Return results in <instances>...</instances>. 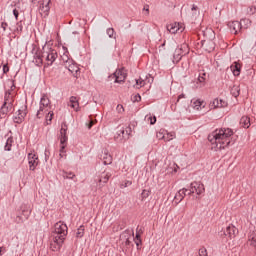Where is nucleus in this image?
Wrapping results in <instances>:
<instances>
[{
    "label": "nucleus",
    "instance_id": "f8f14e48",
    "mask_svg": "<svg viewBox=\"0 0 256 256\" xmlns=\"http://www.w3.org/2000/svg\"><path fill=\"white\" fill-rule=\"evenodd\" d=\"M115 83H123L127 79V70L120 68L114 73Z\"/></svg>",
    "mask_w": 256,
    "mask_h": 256
},
{
    "label": "nucleus",
    "instance_id": "49530a36",
    "mask_svg": "<svg viewBox=\"0 0 256 256\" xmlns=\"http://www.w3.org/2000/svg\"><path fill=\"white\" fill-rule=\"evenodd\" d=\"M36 63H37L38 65H42V64H43V56L38 57L37 60H36Z\"/></svg>",
    "mask_w": 256,
    "mask_h": 256
},
{
    "label": "nucleus",
    "instance_id": "5701e85b",
    "mask_svg": "<svg viewBox=\"0 0 256 256\" xmlns=\"http://www.w3.org/2000/svg\"><path fill=\"white\" fill-rule=\"evenodd\" d=\"M187 193V189L183 188L180 191H178V193L175 195V199H177L178 201H183V199H185V195Z\"/></svg>",
    "mask_w": 256,
    "mask_h": 256
},
{
    "label": "nucleus",
    "instance_id": "052dcab7",
    "mask_svg": "<svg viewBox=\"0 0 256 256\" xmlns=\"http://www.w3.org/2000/svg\"><path fill=\"white\" fill-rule=\"evenodd\" d=\"M3 254H2V248H0V256H2Z\"/></svg>",
    "mask_w": 256,
    "mask_h": 256
},
{
    "label": "nucleus",
    "instance_id": "6e6552de",
    "mask_svg": "<svg viewBox=\"0 0 256 256\" xmlns=\"http://www.w3.org/2000/svg\"><path fill=\"white\" fill-rule=\"evenodd\" d=\"M167 31L175 35L176 33H183L185 31V26L179 22L171 23L167 26Z\"/></svg>",
    "mask_w": 256,
    "mask_h": 256
},
{
    "label": "nucleus",
    "instance_id": "13d9d810",
    "mask_svg": "<svg viewBox=\"0 0 256 256\" xmlns=\"http://www.w3.org/2000/svg\"><path fill=\"white\" fill-rule=\"evenodd\" d=\"M177 169H179V167L176 166V168H174V173H177Z\"/></svg>",
    "mask_w": 256,
    "mask_h": 256
},
{
    "label": "nucleus",
    "instance_id": "393cba45",
    "mask_svg": "<svg viewBox=\"0 0 256 256\" xmlns=\"http://www.w3.org/2000/svg\"><path fill=\"white\" fill-rule=\"evenodd\" d=\"M53 115V110H50V112H46V114L44 115L46 119V125H51V121H53Z\"/></svg>",
    "mask_w": 256,
    "mask_h": 256
},
{
    "label": "nucleus",
    "instance_id": "a18cd8bd",
    "mask_svg": "<svg viewBox=\"0 0 256 256\" xmlns=\"http://www.w3.org/2000/svg\"><path fill=\"white\" fill-rule=\"evenodd\" d=\"M255 11H256L255 7L248 8L249 15H253V13H255Z\"/></svg>",
    "mask_w": 256,
    "mask_h": 256
},
{
    "label": "nucleus",
    "instance_id": "1a4fd4ad",
    "mask_svg": "<svg viewBox=\"0 0 256 256\" xmlns=\"http://www.w3.org/2000/svg\"><path fill=\"white\" fill-rule=\"evenodd\" d=\"M28 165L30 171H35V169H37V165H39V156H37L35 152H30L28 154Z\"/></svg>",
    "mask_w": 256,
    "mask_h": 256
},
{
    "label": "nucleus",
    "instance_id": "2f4dec72",
    "mask_svg": "<svg viewBox=\"0 0 256 256\" xmlns=\"http://www.w3.org/2000/svg\"><path fill=\"white\" fill-rule=\"evenodd\" d=\"M134 243H135L136 247L139 249V246L142 243V241H141V234L136 233V237L134 238Z\"/></svg>",
    "mask_w": 256,
    "mask_h": 256
},
{
    "label": "nucleus",
    "instance_id": "c9c22d12",
    "mask_svg": "<svg viewBox=\"0 0 256 256\" xmlns=\"http://www.w3.org/2000/svg\"><path fill=\"white\" fill-rule=\"evenodd\" d=\"M149 195H151V191L143 190L141 193V200L145 201V199H147V197H149Z\"/></svg>",
    "mask_w": 256,
    "mask_h": 256
},
{
    "label": "nucleus",
    "instance_id": "39448f33",
    "mask_svg": "<svg viewBox=\"0 0 256 256\" xmlns=\"http://www.w3.org/2000/svg\"><path fill=\"white\" fill-rule=\"evenodd\" d=\"M42 58L45 59V67H51L53 63L57 60V50L51 48H43Z\"/></svg>",
    "mask_w": 256,
    "mask_h": 256
},
{
    "label": "nucleus",
    "instance_id": "a878e982",
    "mask_svg": "<svg viewBox=\"0 0 256 256\" xmlns=\"http://www.w3.org/2000/svg\"><path fill=\"white\" fill-rule=\"evenodd\" d=\"M145 85H147V79L143 80V78H139L136 80V85L134 87H136V89H141V87H145Z\"/></svg>",
    "mask_w": 256,
    "mask_h": 256
},
{
    "label": "nucleus",
    "instance_id": "4468645a",
    "mask_svg": "<svg viewBox=\"0 0 256 256\" xmlns=\"http://www.w3.org/2000/svg\"><path fill=\"white\" fill-rule=\"evenodd\" d=\"M12 109H13V104H7L4 102V104L0 109V118L5 119V117H7L9 113H11Z\"/></svg>",
    "mask_w": 256,
    "mask_h": 256
},
{
    "label": "nucleus",
    "instance_id": "de8ad7c7",
    "mask_svg": "<svg viewBox=\"0 0 256 256\" xmlns=\"http://www.w3.org/2000/svg\"><path fill=\"white\" fill-rule=\"evenodd\" d=\"M7 22H2L1 27L3 28V31H7Z\"/></svg>",
    "mask_w": 256,
    "mask_h": 256
},
{
    "label": "nucleus",
    "instance_id": "dca6fc26",
    "mask_svg": "<svg viewBox=\"0 0 256 256\" xmlns=\"http://www.w3.org/2000/svg\"><path fill=\"white\" fill-rule=\"evenodd\" d=\"M228 27H229L231 33H234V35H237V33H239V31H241V22H239V21L229 22Z\"/></svg>",
    "mask_w": 256,
    "mask_h": 256
},
{
    "label": "nucleus",
    "instance_id": "f704fd0d",
    "mask_svg": "<svg viewBox=\"0 0 256 256\" xmlns=\"http://www.w3.org/2000/svg\"><path fill=\"white\" fill-rule=\"evenodd\" d=\"M206 75L207 74H205V72L200 73L198 76V83H201V85H204Z\"/></svg>",
    "mask_w": 256,
    "mask_h": 256
},
{
    "label": "nucleus",
    "instance_id": "c03bdc74",
    "mask_svg": "<svg viewBox=\"0 0 256 256\" xmlns=\"http://www.w3.org/2000/svg\"><path fill=\"white\" fill-rule=\"evenodd\" d=\"M95 123H97V120H91L89 122V124H87L88 129H91V127H93V125H95Z\"/></svg>",
    "mask_w": 256,
    "mask_h": 256
},
{
    "label": "nucleus",
    "instance_id": "9d476101",
    "mask_svg": "<svg viewBox=\"0 0 256 256\" xmlns=\"http://www.w3.org/2000/svg\"><path fill=\"white\" fill-rule=\"evenodd\" d=\"M187 49V44H182L180 47L176 48L173 63H179L181 61V57H183V54L187 53Z\"/></svg>",
    "mask_w": 256,
    "mask_h": 256
},
{
    "label": "nucleus",
    "instance_id": "bf43d9fd",
    "mask_svg": "<svg viewBox=\"0 0 256 256\" xmlns=\"http://www.w3.org/2000/svg\"><path fill=\"white\" fill-rule=\"evenodd\" d=\"M182 97H183V95H180V96L178 97V101H179V99H182Z\"/></svg>",
    "mask_w": 256,
    "mask_h": 256
},
{
    "label": "nucleus",
    "instance_id": "f3484780",
    "mask_svg": "<svg viewBox=\"0 0 256 256\" xmlns=\"http://www.w3.org/2000/svg\"><path fill=\"white\" fill-rule=\"evenodd\" d=\"M68 107H71L74 109V111L78 112L81 110V107L79 106V100L75 96H71L68 102Z\"/></svg>",
    "mask_w": 256,
    "mask_h": 256
},
{
    "label": "nucleus",
    "instance_id": "5fc2aeb1",
    "mask_svg": "<svg viewBox=\"0 0 256 256\" xmlns=\"http://www.w3.org/2000/svg\"><path fill=\"white\" fill-rule=\"evenodd\" d=\"M144 11H145L146 15H149V6H145Z\"/></svg>",
    "mask_w": 256,
    "mask_h": 256
},
{
    "label": "nucleus",
    "instance_id": "20e7f679",
    "mask_svg": "<svg viewBox=\"0 0 256 256\" xmlns=\"http://www.w3.org/2000/svg\"><path fill=\"white\" fill-rule=\"evenodd\" d=\"M5 87H9V89L6 90L4 103H6V105H13L15 102V95H17V91H15V83L13 80H7Z\"/></svg>",
    "mask_w": 256,
    "mask_h": 256
},
{
    "label": "nucleus",
    "instance_id": "c756f323",
    "mask_svg": "<svg viewBox=\"0 0 256 256\" xmlns=\"http://www.w3.org/2000/svg\"><path fill=\"white\" fill-rule=\"evenodd\" d=\"M83 235H85V226H80L77 229L76 237H77V239H81V237H83Z\"/></svg>",
    "mask_w": 256,
    "mask_h": 256
},
{
    "label": "nucleus",
    "instance_id": "c85d7f7f",
    "mask_svg": "<svg viewBox=\"0 0 256 256\" xmlns=\"http://www.w3.org/2000/svg\"><path fill=\"white\" fill-rule=\"evenodd\" d=\"M175 137H176L175 132H167L164 134V141H173Z\"/></svg>",
    "mask_w": 256,
    "mask_h": 256
},
{
    "label": "nucleus",
    "instance_id": "f257e3e1",
    "mask_svg": "<svg viewBox=\"0 0 256 256\" xmlns=\"http://www.w3.org/2000/svg\"><path fill=\"white\" fill-rule=\"evenodd\" d=\"M231 137H233L232 129L221 128L209 134L208 141L211 143V149L219 151L221 149H227L231 145Z\"/></svg>",
    "mask_w": 256,
    "mask_h": 256
},
{
    "label": "nucleus",
    "instance_id": "603ef678",
    "mask_svg": "<svg viewBox=\"0 0 256 256\" xmlns=\"http://www.w3.org/2000/svg\"><path fill=\"white\" fill-rule=\"evenodd\" d=\"M18 28L16 31H23V26L21 25V23H18Z\"/></svg>",
    "mask_w": 256,
    "mask_h": 256
},
{
    "label": "nucleus",
    "instance_id": "412c9836",
    "mask_svg": "<svg viewBox=\"0 0 256 256\" xmlns=\"http://www.w3.org/2000/svg\"><path fill=\"white\" fill-rule=\"evenodd\" d=\"M102 160L104 165H111L113 163V156L108 151H104L102 154Z\"/></svg>",
    "mask_w": 256,
    "mask_h": 256
},
{
    "label": "nucleus",
    "instance_id": "b1692460",
    "mask_svg": "<svg viewBox=\"0 0 256 256\" xmlns=\"http://www.w3.org/2000/svg\"><path fill=\"white\" fill-rule=\"evenodd\" d=\"M203 47L208 51V53H211V51L215 50V43H213V41H209L204 43Z\"/></svg>",
    "mask_w": 256,
    "mask_h": 256
},
{
    "label": "nucleus",
    "instance_id": "e433bc0d",
    "mask_svg": "<svg viewBox=\"0 0 256 256\" xmlns=\"http://www.w3.org/2000/svg\"><path fill=\"white\" fill-rule=\"evenodd\" d=\"M63 177L64 179H75V174L73 172H64Z\"/></svg>",
    "mask_w": 256,
    "mask_h": 256
},
{
    "label": "nucleus",
    "instance_id": "aec40b11",
    "mask_svg": "<svg viewBox=\"0 0 256 256\" xmlns=\"http://www.w3.org/2000/svg\"><path fill=\"white\" fill-rule=\"evenodd\" d=\"M236 234H237V228H235L234 226H228L224 231V235L226 237H229L230 239H233V237H235Z\"/></svg>",
    "mask_w": 256,
    "mask_h": 256
},
{
    "label": "nucleus",
    "instance_id": "bb28decb",
    "mask_svg": "<svg viewBox=\"0 0 256 256\" xmlns=\"http://www.w3.org/2000/svg\"><path fill=\"white\" fill-rule=\"evenodd\" d=\"M110 178H111V174L104 172L100 176L99 183H107Z\"/></svg>",
    "mask_w": 256,
    "mask_h": 256
},
{
    "label": "nucleus",
    "instance_id": "4be33fe9",
    "mask_svg": "<svg viewBox=\"0 0 256 256\" xmlns=\"http://www.w3.org/2000/svg\"><path fill=\"white\" fill-rule=\"evenodd\" d=\"M240 125L244 127V129H249V127H251V118H249V116H242Z\"/></svg>",
    "mask_w": 256,
    "mask_h": 256
},
{
    "label": "nucleus",
    "instance_id": "f03ea898",
    "mask_svg": "<svg viewBox=\"0 0 256 256\" xmlns=\"http://www.w3.org/2000/svg\"><path fill=\"white\" fill-rule=\"evenodd\" d=\"M68 231L69 228L67 227V224L62 221H59L54 225V236L50 244V248L53 251H59V249H61L63 243H65Z\"/></svg>",
    "mask_w": 256,
    "mask_h": 256
},
{
    "label": "nucleus",
    "instance_id": "58836bf2",
    "mask_svg": "<svg viewBox=\"0 0 256 256\" xmlns=\"http://www.w3.org/2000/svg\"><path fill=\"white\" fill-rule=\"evenodd\" d=\"M148 121H150V125H155L157 123V117L149 116Z\"/></svg>",
    "mask_w": 256,
    "mask_h": 256
},
{
    "label": "nucleus",
    "instance_id": "a211bd4d",
    "mask_svg": "<svg viewBox=\"0 0 256 256\" xmlns=\"http://www.w3.org/2000/svg\"><path fill=\"white\" fill-rule=\"evenodd\" d=\"M67 124L63 123L61 125V129H60V143H67L68 141V137H67Z\"/></svg>",
    "mask_w": 256,
    "mask_h": 256
},
{
    "label": "nucleus",
    "instance_id": "9b49d317",
    "mask_svg": "<svg viewBox=\"0 0 256 256\" xmlns=\"http://www.w3.org/2000/svg\"><path fill=\"white\" fill-rule=\"evenodd\" d=\"M190 193H196V195H202L205 193V185L200 182H193L190 186Z\"/></svg>",
    "mask_w": 256,
    "mask_h": 256
},
{
    "label": "nucleus",
    "instance_id": "7c9ffc66",
    "mask_svg": "<svg viewBox=\"0 0 256 256\" xmlns=\"http://www.w3.org/2000/svg\"><path fill=\"white\" fill-rule=\"evenodd\" d=\"M65 147H67V143L60 142V158L63 159L65 157Z\"/></svg>",
    "mask_w": 256,
    "mask_h": 256
},
{
    "label": "nucleus",
    "instance_id": "864d4df0",
    "mask_svg": "<svg viewBox=\"0 0 256 256\" xmlns=\"http://www.w3.org/2000/svg\"><path fill=\"white\" fill-rule=\"evenodd\" d=\"M119 135H122V137H125V129H121L119 131Z\"/></svg>",
    "mask_w": 256,
    "mask_h": 256
},
{
    "label": "nucleus",
    "instance_id": "2eb2a0df",
    "mask_svg": "<svg viewBox=\"0 0 256 256\" xmlns=\"http://www.w3.org/2000/svg\"><path fill=\"white\" fill-rule=\"evenodd\" d=\"M191 107H193L195 111H201V109H205V101L194 98L191 100Z\"/></svg>",
    "mask_w": 256,
    "mask_h": 256
},
{
    "label": "nucleus",
    "instance_id": "0eeeda50",
    "mask_svg": "<svg viewBox=\"0 0 256 256\" xmlns=\"http://www.w3.org/2000/svg\"><path fill=\"white\" fill-rule=\"evenodd\" d=\"M25 117H27V106L23 105L14 115V123H23Z\"/></svg>",
    "mask_w": 256,
    "mask_h": 256
},
{
    "label": "nucleus",
    "instance_id": "4c0bfd02",
    "mask_svg": "<svg viewBox=\"0 0 256 256\" xmlns=\"http://www.w3.org/2000/svg\"><path fill=\"white\" fill-rule=\"evenodd\" d=\"M157 139H165V130H160L157 134H156Z\"/></svg>",
    "mask_w": 256,
    "mask_h": 256
},
{
    "label": "nucleus",
    "instance_id": "ea45409f",
    "mask_svg": "<svg viewBox=\"0 0 256 256\" xmlns=\"http://www.w3.org/2000/svg\"><path fill=\"white\" fill-rule=\"evenodd\" d=\"M107 35L110 37V38H113V35H115V30L113 28H108L107 29Z\"/></svg>",
    "mask_w": 256,
    "mask_h": 256
},
{
    "label": "nucleus",
    "instance_id": "8fccbe9b",
    "mask_svg": "<svg viewBox=\"0 0 256 256\" xmlns=\"http://www.w3.org/2000/svg\"><path fill=\"white\" fill-rule=\"evenodd\" d=\"M3 73H9V66L7 65L3 66Z\"/></svg>",
    "mask_w": 256,
    "mask_h": 256
},
{
    "label": "nucleus",
    "instance_id": "6ab92c4d",
    "mask_svg": "<svg viewBox=\"0 0 256 256\" xmlns=\"http://www.w3.org/2000/svg\"><path fill=\"white\" fill-rule=\"evenodd\" d=\"M230 69L235 77H239V75H241V64H239V62H234L230 66Z\"/></svg>",
    "mask_w": 256,
    "mask_h": 256
},
{
    "label": "nucleus",
    "instance_id": "4d7b16f0",
    "mask_svg": "<svg viewBox=\"0 0 256 256\" xmlns=\"http://www.w3.org/2000/svg\"><path fill=\"white\" fill-rule=\"evenodd\" d=\"M131 241H129V238L126 239V245H129Z\"/></svg>",
    "mask_w": 256,
    "mask_h": 256
},
{
    "label": "nucleus",
    "instance_id": "6e6d98bb",
    "mask_svg": "<svg viewBox=\"0 0 256 256\" xmlns=\"http://www.w3.org/2000/svg\"><path fill=\"white\" fill-rule=\"evenodd\" d=\"M234 97H239V90L236 93H233Z\"/></svg>",
    "mask_w": 256,
    "mask_h": 256
},
{
    "label": "nucleus",
    "instance_id": "423d86ee",
    "mask_svg": "<svg viewBox=\"0 0 256 256\" xmlns=\"http://www.w3.org/2000/svg\"><path fill=\"white\" fill-rule=\"evenodd\" d=\"M51 0H42L39 7V13L41 17H49V11H51Z\"/></svg>",
    "mask_w": 256,
    "mask_h": 256
},
{
    "label": "nucleus",
    "instance_id": "09e8293b",
    "mask_svg": "<svg viewBox=\"0 0 256 256\" xmlns=\"http://www.w3.org/2000/svg\"><path fill=\"white\" fill-rule=\"evenodd\" d=\"M134 101H136L137 103H139V101H141V95L137 94V95L134 97Z\"/></svg>",
    "mask_w": 256,
    "mask_h": 256
},
{
    "label": "nucleus",
    "instance_id": "79ce46f5",
    "mask_svg": "<svg viewBox=\"0 0 256 256\" xmlns=\"http://www.w3.org/2000/svg\"><path fill=\"white\" fill-rule=\"evenodd\" d=\"M13 15H14L16 21H17V20L19 19V10L14 9V10H13Z\"/></svg>",
    "mask_w": 256,
    "mask_h": 256
},
{
    "label": "nucleus",
    "instance_id": "cd10ccee",
    "mask_svg": "<svg viewBox=\"0 0 256 256\" xmlns=\"http://www.w3.org/2000/svg\"><path fill=\"white\" fill-rule=\"evenodd\" d=\"M197 17H199V9L197 8V6L193 5L191 9V18L197 19Z\"/></svg>",
    "mask_w": 256,
    "mask_h": 256
},
{
    "label": "nucleus",
    "instance_id": "37998d69",
    "mask_svg": "<svg viewBox=\"0 0 256 256\" xmlns=\"http://www.w3.org/2000/svg\"><path fill=\"white\" fill-rule=\"evenodd\" d=\"M22 213H23L25 219H29V215H31V211H25V210H23Z\"/></svg>",
    "mask_w": 256,
    "mask_h": 256
},
{
    "label": "nucleus",
    "instance_id": "ddd939ff",
    "mask_svg": "<svg viewBox=\"0 0 256 256\" xmlns=\"http://www.w3.org/2000/svg\"><path fill=\"white\" fill-rule=\"evenodd\" d=\"M223 107H227V102L223 99H214L210 102L209 108L210 109H221Z\"/></svg>",
    "mask_w": 256,
    "mask_h": 256
},
{
    "label": "nucleus",
    "instance_id": "473e14b6",
    "mask_svg": "<svg viewBox=\"0 0 256 256\" xmlns=\"http://www.w3.org/2000/svg\"><path fill=\"white\" fill-rule=\"evenodd\" d=\"M131 185H133V182H131L130 180H125L124 182L121 183L120 189L131 187Z\"/></svg>",
    "mask_w": 256,
    "mask_h": 256
},
{
    "label": "nucleus",
    "instance_id": "3c124183",
    "mask_svg": "<svg viewBox=\"0 0 256 256\" xmlns=\"http://www.w3.org/2000/svg\"><path fill=\"white\" fill-rule=\"evenodd\" d=\"M9 141L10 140H7L6 142V146H5L6 151H11V148L9 147Z\"/></svg>",
    "mask_w": 256,
    "mask_h": 256
},
{
    "label": "nucleus",
    "instance_id": "72a5a7b5",
    "mask_svg": "<svg viewBox=\"0 0 256 256\" xmlns=\"http://www.w3.org/2000/svg\"><path fill=\"white\" fill-rule=\"evenodd\" d=\"M66 67H68V71H70V73H77V71H79V68L75 64L69 66L66 64Z\"/></svg>",
    "mask_w": 256,
    "mask_h": 256
},
{
    "label": "nucleus",
    "instance_id": "7ed1b4c3",
    "mask_svg": "<svg viewBox=\"0 0 256 256\" xmlns=\"http://www.w3.org/2000/svg\"><path fill=\"white\" fill-rule=\"evenodd\" d=\"M53 111V106L51 105V100H49V96L44 94L40 99L39 109L37 111L36 117L38 119H43L46 113H51Z\"/></svg>",
    "mask_w": 256,
    "mask_h": 256
},
{
    "label": "nucleus",
    "instance_id": "a19ab883",
    "mask_svg": "<svg viewBox=\"0 0 256 256\" xmlns=\"http://www.w3.org/2000/svg\"><path fill=\"white\" fill-rule=\"evenodd\" d=\"M116 110L118 111V113H123V111H125V109L123 108V105L118 104V106L116 107Z\"/></svg>",
    "mask_w": 256,
    "mask_h": 256
}]
</instances>
